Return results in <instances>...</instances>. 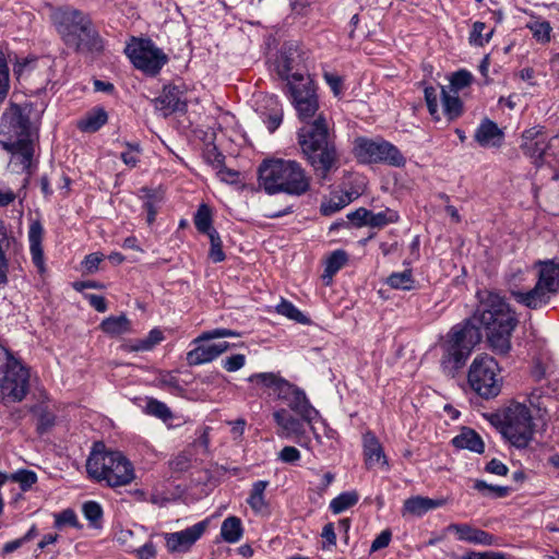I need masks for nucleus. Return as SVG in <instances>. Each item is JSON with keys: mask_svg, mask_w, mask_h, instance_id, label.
<instances>
[{"mask_svg": "<svg viewBox=\"0 0 559 559\" xmlns=\"http://www.w3.org/2000/svg\"><path fill=\"white\" fill-rule=\"evenodd\" d=\"M520 147L524 155L530 157L536 166H540L546 162L549 147L547 135L535 128L525 130L522 134Z\"/></svg>", "mask_w": 559, "mask_h": 559, "instance_id": "nucleus-16", "label": "nucleus"}, {"mask_svg": "<svg viewBox=\"0 0 559 559\" xmlns=\"http://www.w3.org/2000/svg\"><path fill=\"white\" fill-rule=\"evenodd\" d=\"M362 448L365 462L368 468H372L378 465H388L383 448L372 431L368 430L364 433Z\"/></svg>", "mask_w": 559, "mask_h": 559, "instance_id": "nucleus-18", "label": "nucleus"}, {"mask_svg": "<svg viewBox=\"0 0 559 559\" xmlns=\"http://www.w3.org/2000/svg\"><path fill=\"white\" fill-rule=\"evenodd\" d=\"M495 425L513 447L526 448L534 436V423L530 408L520 402H511L495 415Z\"/></svg>", "mask_w": 559, "mask_h": 559, "instance_id": "nucleus-8", "label": "nucleus"}, {"mask_svg": "<svg viewBox=\"0 0 559 559\" xmlns=\"http://www.w3.org/2000/svg\"><path fill=\"white\" fill-rule=\"evenodd\" d=\"M368 217L369 210L365 207H359L356 211L347 214L348 221H350L357 227L367 226Z\"/></svg>", "mask_w": 559, "mask_h": 559, "instance_id": "nucleus-57", "label": "nucleus"}, {"mask_svg": "<svg viewBox=\"0 0 559 559\" xmlns=\"http://www.w3.org/2000/svg\"><path fill=\"white\" fill-rule=\"evenodd\" d=\"M123 146L126 151L120 154V158L124 165L128 167L134 168L140 162L141 146L138 142H124Z\"/></svg>", "mask_w": 559, "mask_h": 559, "instance_id": "nucleus-44", "label": "nucleus"}, {"mask_svg": "<svg viewBox=\"0 0 559 559\" xmlns=\"http://www.w3.org/2000/svg\"><path fill=\"white\" fill-rule=\"evenodd\" d=\"M100 329L103 332L116 336L130 332L131 323L124 314H121L103 320Z\"/></svg>", "mask_w": 559, "mask_h": 559, "instance_id": "nucleus-31", "label": "nucleus"}, {"mask_svg": "<svg viewBox=\"0 0 559 559\" xmlns=\"http://www.w3.org/2000/svg\"><path fill=\"white\" fill-rule=\"evenodd\" d=\"M456 534L459 540L475 545L490 546L493 544V536L483 530L475 528L468 524L452 523L447 528Z\"/></svg>", "mask_w": 559, "mask_h": 559, "instance_id": "nucleus-19", "label": "nucleus"}, {"mask_svg": "<svg viewBox=\"0 0 559 559\" xmlns=\"http://www.w3.org/2000/svg\"><path fill=\"white\" fill-rule=\"evenodd\" d=\"M486 28V24L484 22H475L473 24L472 32L469 34V43L475 46H484L486 43L490 40V37L492 35V31L487 33L486 35H483V32Z\"/></svg>", "mask_w": 559, "mask_h": 559, "instance_id": "nucleus-49", "label": "nucleus"}, {"mask_svg": "<svg viewBox=\"0 0 559 559\" xmlns=\"http://www.w3.org/2000/svg\"><path fill=\"white\" fill-rule=\"evenodd\" d=\"M441 97L443 105V114L449 121L457 119L463 112V104L459 96L450 95L443 86H441Z\"/></svg>", "mask_w": 559, "mask_h": 559, "instance_id": "nucleus-32", "label": "nucleus"}, {"mask_svg": "<svg viewBox=\"0 0 559 559\" xmlns=\"http://www.w3.org/2000/svg\"><path fill=\"white\" fill-rule=\"evenodd\" d=\"M503 132L496 122L485 119L475 132V140L484 147H497L502 144Z\"/></svg>", "mask_w": 559, "mask_h": 559, "instance_id": "nucleus-22", "label": "nucleus"}, {"mask_svg": "<svg viewBox=\"0 0 559 559\" xmlns=\"http://www.w3.org/2000/svg\"><path fill=\"white\" fill-rule=\"evenodd\" d=\"M526 26L537 41L548 43L550 40V33L552 28L548 21L536 20L527 23Z\"/></svg>", "mask_w": 559, "mask_h": 559, "instance_id": "nucleus-42", "label": "nucleus"}, {"mask_svg": "<svg viewBox=\"0 0 559 559\" xmlns=\"http://www.w3.org/2000/svg\"><path fill=\"white\" fill-rule=\"evenodd\" d=\"M82 512L93 527H98L103 518V509L96 501H86L82 506Z\"/></svg>", "mask_w": 559, "mask_h": 559, "instance_id": "nucleus-45", "label": "nucleus"}, {"mask_svg": "<svg viewBox=\"0 0 559 559\" xmlns=\"http://www.w3.org/2000/svg\"><path fill=\"white\" fill-rule=\"evenodd\" d=\"M287 86L289 88L293 104L298 103V98L307 102L318 98L312 82L300 73L287 74Z\"/></svg>", "mask_w": 559, "mask_h": 559, "instance_id": "nucleus-21", "label": "nucleus"}, {"mask_svg": "<svg viewBox=\"0 0 559 559\" xmlns=\"http://www.w3.org/2000/svg\"><path fill=\"white\" fill-rule=\"evenodd\" d=\"M323 78L326 84L331 87L333 94L338 96L342 93V79L338 75L330 72H325Z\"/></svg>", "mask_w": 559, "mask_h": 559, "instance_id": "nucleus-60", "label": "nucleus"}, {"mask_svg": "<svg viewBox=\"0 0 559 559\" xmlns=\"http://www.w3.org/2000/svg\"><path fill=\"white\" fill-rule=\"evenodd\" d=\"M298 117L304 126L297 132V141L301 154L312 167L316 176L325 180L332 170L338 168L340 155L335 143V134L330 129L323 115H319L311 121L319 109L318 98L307 102L298 98L294 104Z\"/></svg>", "mask_w": 559, "mask_h": 559, "instance_id": "nucleus-2", "label": "nucleus"}, {"mask_svg": "<svg viewBox=\"0 0 559 559\" xmlns=\"http://www.w3.org/2000/svg\"><path fill=\"white\" fill-rule=\"evenodd\" d=\"M267 486V480H258L253 483L249 497L247 498V503L252 511L258 514L265 513L269 510V503L265 499V490Z\"/></svg>", "mask_w": 559, "mask_h": 559, "instance_id": "nucleus-26", "label": "nucleus"}, {"mask_svg": "<svg viewBox=\"0 0 559 559\" xmlns=\"http://www.w3.org/2000/svg\"><path fill=\"white\" fill-rule=\"evenodd\" d=\"M143 207L147 214L146 222L152 224L155 221L157 214V204L154 201L153 197H148L144 202Z\"/></svg>", "mask_w": 559, "mask_h": 559, "instance_id": "nucleus-63", "label": "nucleus"}, {"mask_svg": "<svg viewBox=\"0 0 559 559\" xmlns=\"http://www.w3.org/2000/svg\"><path fill=\"white\" fill-rule=\"evenodd\" d=\"M271 105L274 107L271 109V112L266 115L264 119V123L266 124L269 131L273 133L283 121V108L278 105L275 98H270Z\"/></svg>", "mask_w": 559, "mask_h": 559, "instance_id": "nucleus-48", "label": "nucleus"}, {"mask_svg": "<svg viewBox=\"0 0 559 559\" xmlns=\"http://www.w3.org/2000/svg\"><path fill=\"white\" fill-rule=\"evenodd\" d=\"M10 88V75L7 59L2 52H0V103H2Z\"/></svg>", "mask_w": 559, "mask_h": 559, "instance_id": "nucleus-50", "label": "nucleus"}, {"mask_svg": "<svg viewBox=\"0 0 559 559\" xmlns=\"http://www.w3.org/2000/svg\"><path fill=\"white\" fill-rule=\"evenodd\" d=\"M102 261L103 254L95 252L86 255L83 264L87 272L93 273L98 269Z\"/></svg>", "mask_w": 559, "mask_h": 559, "instance_id": "nucleus-61", "label": "nucleus"}, {"mask_svg": "<svg viewBox=\"0 0 559 559\" xmlns=\"http://www.w3.org/2000/svg\"><path fill=\"white\" fill-rule=\"evenodd\" d=\"M386 284L394 289L411 290L414 288L415 281L411 270L392 273L386 278Z\"/></svg>", "mask_w": 559, "mask_h": 559, "instance_id": "nucleus-39", "label": "nucleus"}, {"mask_svg": "<svg viewBox=\"0 0 559 559\" xmlns=\"http://www.w3.org/2000/svg\"><path fill=\"white\" fill-rule=\"evenodd\" d=\"M55 425V415L48 411H43L38 416L37 431L40 435L46 433Z\"/></svg>", "mask_w": 559, "mask_h": 559, "instance_id": "nucleus-55", "label": "nucleus"}, {"mask_svg": "<svg viewBox=\"0 0 559 559\" xmlns=\"http://www.w3.org/2000/svg\"><path fill=\"white\" fill-rule=\"evenodd\" d=\"M468 384L484 399L496 397L502 386V377L496 359L487 354L478 355L469 366Z\"/></svg>", "mask_w": 559, "mask_h": 559, "instance_id": "nucleus-9", "label": "nucleus"}, {"mask_svg": "<svg viewBox=\"0 0 559 559\" xmlns=\"http://www.w3.org/2000/svg\"><path fill=\"white\" fill-rule=\"evenodd\" d=\"M358 499L359 497L355 491L342 492L330 502V509L334 514H340L355 506Z\"/></svg>", "mask_w": 559, "mask_h": 559, "instance_id": "nucleus-37", "label": "nucleus"}, {"mask_svg": "<svg viewBox=\"0 0 559 559\" xmlns=\"http://www.w3.org/2000/svg\"><path fill=\"white\" fill-rule=\"evenodd\" d=\"M55 518V527L56 528H63L64 526H71V527H80V523L78 521V516L74 512V510L68 508L62 510L59 513L53 514Z\"/></svg>", "mask_w": 559, "mask_h": 559, "instance_id": "nucleus-47", "label": "nucleus"}, {"mask_svg": "<svg viewBox=\"0 0 559 559\" xmlns=\"http://www.w3.org/2000/svg\"><path fill=\"white\" fill-rule=\"evenodd\" d=\"M86 472L96 481H105L109 487L129 485L135 477L131 462L119 451L93 449L87 461Z\"/></svg>", "mask_w": 559, "mask_h": 559, "instance_id": "nucleus-6", "label": "nucleus"}, {"mask_svg": "<svg viewBox=\"0 0 559 559\" xmlns=\"http://www.w3.org/2000/svg\"><path fill=\"white\" fill-rule=\"evenodd\" d=\"M425 100L428 107L429 114L436 121L440 120L439 111H438V93L437 88L433 86L425 87Z\"/></svg>", "mask_w": 559, "mask_h": 559, "instance_id": "nucleus-51", "label": "nucleus"}, {"mask_svg": "<svg viewBox=\"0 0 559 559\" xmlns=\"http://www.w3.org/2000/svg\"><path fill=\"white\" fill-rule=\"evenodd\" d=\"M10 246V239L8 236L7 228L2 222H0V286L8 283L9 262L7 259L5 251Z\"/></svg>", "mask_w": 559, "mask_h": 559, "instance_id": "nucleus-33", "label": "nucleus"}, {"mask_svg": "<svg viewBox=\"0 0 559 559\" xmlns=\"http://www.w3.org/2000/svg\"><path fill=\"white\" fill-rule=\"evenodd\" d=\"M243 527L241 520L237 516L226 518L221 526L222 538L229 544H235L242 538Z\"/></svg>", "mask_w": 559, "mask_h": 559, "instance_id": "nucleus-29", "label": "nucleus"}, {"mask_svg": "<svg viewBox=\"0 0 559 559\" xmlns=\"http://www.w3.org/2000/svg\"><path fill=\"white\" fill-rule=\"evenodd\" d=\"M275 310L278 314L286 317L287 319L297 323L310 324L311 322V320L306 314H304L297 307L284 298H282L281 302L275 307Z\"/></svg>", "mask_w": 559, "mask_h": 559, "instance_id": "nucleus-35", "label": "nucleus"}, {"mask_svg": "<svg viewBox=\"0 0 559 559\" xmlns=\"http://www.w3.org/2000/svg\"><path fill=\"white\" fill-rule=\"evenodd\" d=\"M210 239L211 248L209 251V258L214 262L218 263L225 260L226 255L223 251V242L217 230H213L206 235Z\"/></svg>", "mask_w": 559, "mask_h": 559, "instance_id": "nucleus-46", "label": "nucleus"}, {"mask_svg": "<svg viewBox=\"0 0 559 559\" xmlns=\"http://www.w3.org/2000/svg\"><path fill=\"white\" fill-rule=\"evenodd\" d=\"M534 267L537 270L536 283L532 288H526L533 280L527 267L512 269L507 275V283L510 295L519 305L539 310L559 294V261L538 260Z\"/></svg>", "mask_w": 559, "mask_h": 559, "instance_id": "nucleus-3", "label": "nucleus"}, {"mask_svg": "<svg viewBox=\"0 0 559 559\" xmlns=\"http://www.w3.org/2000/svg\"><path fill=\"white\" fill-rule=\"evenodd\" d=\"M354 155L362 164H386L393 167H403L406 164L401 151L383 139L357 138L354 143Z\"/></svg>", "mask_w": 559, "mask_h": 559, "instance_id": "nucleus-11", "label": "nucleus"}, {"mask_svg": "<svg viewBox=\"0 0 559 559\" xmlns=\"http://www.w3.org/2000/svg\"><path fill=\"white\" fill-rule=\"evenodd\" d=\"M392 538L390 530L382 531L371 543L370 552L379 551L389 546Z\"/></svg>", "mask_w": 559, "mask_h": 559, "instance_id": "nucleus-56", "label": "nucleus"}, {"mask_svg": "<svg viewBox=\"0 0 559 559\" xmlns=\"http://www.w3.org/2000/svg\"><path fill=\"white\" fill-rule=\"evenodd\" d=\"M246 357L242 354H236L222 360V366L228 372H235L245 366Z\"/></svg>", "mask_w": 559, "mask_h": 559, "instance_id": "nucleus-54", "label": "nucleus"}, {"mask_svg": "<svg viewBox=\"0 0 559 559\" xmlns=\"http://www.w3.org/2000/svg\"><path fill=\"white\" fill-rule=\"evenodd\" d=\"M278 459L284 463H296L300 460V452L297 448L286 445L278 453Z\"/></svg>", "mask_w": 559, "mask_h": 559, "instance_id": "nucleus-58", "label": "nucleus"}, {"mask_svg": "<svg viewBox=\"0 0 559 559\" xmlns=\"http://www.w3.org/2000/svg\"><path fill=\"white\" fill-rule=\"evenodd\" d=\"M476 297L478 302L473 316L452 326L441 344L440 366L447 377L454 378L465 366L481 340L480 328L493 353L504 356L511 350V337L519 324L515 310L496 290H478Z\"/></svg>", "mask_w": 559, "mask_h": 559, "instance_id": "nucleus-1", "label": "nucleus"}, {"mask_svg": "<svg viewBox=\"0 0 559 559\" xmlns=\"http://www.w3.org/2000/svg\"><path fill=\"white\" fill-rule=\"evenodd\" d=\"M152 102L155 109L162 111L165 117L173 112H183L187 110L183 92L175 85L165 86L162 94Z\"/></svg>", "mask_w": 559, "mask_h": 559, "instance_id": "nucleus-17", "label": "nucleus"}, {"mask_svg": "<svg viewBox=\"0 0 559 559\" xmlns=\"http://www.w3.org/2000/svg\"><path fill=\"white\" fill-rule=\"evenodd\" d=\"M57 31L69 48L85 55H98L104 41L91 17L75 9L61 10L55 14Z\"/></svg>", "mask_w": 559, "mask_h": 559, "instance_id": "nucleus-5", "label": "nucleus"}, {"mask_svg": "<svg viewBox=\"0 0 559 559\" xmlns=\"http://www.w3.org/2000/svg\"><path fill=\"white\" fill-rule=\"evenodd\" d=\"M452 444L457 449H466L475 453H483L485 444L481 437L473 429L464 428L460 435L452 439Z\"/></svg>", "mask_w": 559, "mask_h": 559, "instance_id": "nucleus-25", "label": "nucleus"}, {"mask_svg": "<svg viewBox=\"0 0 559 559\" xmlns=\"http://www.w3.org/2000/svg\"><path fill=\"white\" fill-rule=\"evenodd\" d=\"M473 75L471 72L466 70H460L452 74L450 84L452 90H454V93L457 94V92L466 86H468L472 83Z\"/></svg>", "mask_w": 559, "mask_h": 559, "instance_id": "nucleus-52", "label": "nucleus"}, {"mask_svg": "<svg viewBox=\"0 0 559 559\" xmlns=\"http://www.w3.org/2000/svg\"><path fill=\"white\" fill-rule=\"evenodd\" d=\"M353 201L350 193H344L341 195L332 197L330 200L322 202L320 211L322 215L330 216L346 205H348Z\"/></svg>", "mask_w": 559, "mask_h": 559, "instance_id": "nucleus-38", "label": "nucleus"}, {"mask_svg": "<svg viewBox=\"0 0 559 559\" xmlns=\"http://www.w3.org/2000/svg\"><path fill=\"white\" fill-rule=\"evenodd\" d=\"M145 413L164 421L173 418L170 408L165 403L153 397L147 400Z\"/></svg>", "mask_w": 559, "mask_h": 559, "instance_id": "nucleus-41", "label": "nucleus"}, {"mask_svg": "<svg viewBox=\"0 0 559 559\" xmlns=\"http://www.w3.org/2000/svg\"><path fill=\"white\" fill-rule=\"evenodd\" d=\"M28 370L0 346V390L10 402H21L28 392Z\"/></svg>", "mask_w": 559, "mask_h": 559, "instance_id": "nucleus-10", "label": "nucleus"}, {"mask_svg": "<svg viewBox=\"0 0 559 559\" xmlns=\"http://www.w3.org/2000/svg\"><path fill=\"white\" fill-rule=\"evenodd\" d=\"M3 150L11 154L10 164L16 173L31 174L34 140H0Z\"/></svg>", "mask_w": 559, "mask_h": 559, "instance_id": "nucleus-15", "label": "nucleus"}, {"mask_svg": "<svg viewBox=\"0 0 559 559\" xmlns=\"http://www.w3.org/2000/svg\"><path fill=\"white\" fill-rule=\"evenodd\" d=\"M259 185L267 194L300 197L310 190L311 177L296 160L271 159L259 167Z\"/></svg>", "mask_w": 559, "mask_h": 559, "instance_id": "nucleus-4", "label": "nucleus"}, {"mask_svg": "<svg viewBox=\"0 0 559 559\" xmlns=\"http://www.w3.org/2000/svg\"><path fill=\"white\" fill-rule=\"evenodd\" d=\"M170 466L176 472H185L190 466V460L186 454H179L170 462Z\"/></svg>", "mask_w": 559, "mask_h": 559, "instance_id": "nucleus-62", "label": "nucleus"}, {"mask_svg": "<svg viewBox=\"0 0 559 559\" xmlns=\"http://www.w3.org/2000/svg\"><path fill=\"white\" fill-rule=\"evenodd\" d=\"M274 421L282 429V436L286 438H299L305 435L306 423L302 418L294 417L287 409L281 408L273 413Z\"/></svg>", "mask_w": 559, "mask_h": 559, "instance_id": "nucleus-20", "label": "nucleus"}, {"mask_svg": "<svg viewBox=\"0 0 559 559\" xmlns=\"http://www.w3.org/2000/svg\"><path fill=\"white\" fill-rule=\"evenodd\" d=\"M348 254L345 250L338 249L333 251L325 261L322 281L325 285H330L333 276L347 263Z\"/></svg>", "mask_w": 559, "mask_h": 559, "instance_id": "nucleus-28", "label": "nucleus"}, {"mask_svg": "<svg viewBox=\"0 0 559 559\" xmlns=\"http://www.w3.org/2000/svg\"><path fill=\"white\" fill-rule=\"evenodd\" d=\"M108 120V115L104 108H94L78 121V128L83 132H96Z\"/></svg>", "mask_w": 559, "mask_h": 559, "instance_id": "nucleus-27", "label": "nucleus"}, {"mask_svg": "<svg viewBox=\"0 0 559 559\" xmlns=\"http://www.w3.org/2000/svg\"><path fill=\"white\" fill-rule=\"evenodd\" d=\"M399 218L400 216L397 212L391 209H385L378 213L369 211L367 226H370L372 228H383L386 225L396 223Z\"/></svg>", "mask_w": 559, "mask_h": 559, "instance_id": "nucleus-36", "label": "nucleus"}, {"mask_svg": "<svg viewBox=\"0 0 559 559\" xmlns=\"http://www.w3.org/2000/svg\"><path fill=\"white\" fill-rule=\"evenodd\" d=\"M250 382H258L270 390V394L286 402L287 406L298 414L308 425L319 416V412L310 404L306 393L284 378L273 372L254 373Z\"/></svg>", "mask_w": 559, "mask_h": 559, "instance_id": "nucleus-7", "label": "nucleus"}, {"mask_svg": "<svg viewBox=\"0 0 559 559\" xmlns=\"http://www.w3.org/2000/svg\"><path fill=\"white\" fill-rule=\"evenodd\" d=\"M0 133L11 140H33L28 114L19 105H12L1 118Z\"/></svg>", "mask_w": 559, "mask_h": 559, "instance_id": "nucleus-13", "label": "nucleus"}, {"mask_svg": "<svg viewBox=\"0 0 559 559\" xmlns=\"http://www.w3.org/2000/svg\"><path fill=\"white\" fill-rule=\"evenodd\" d=\"M485 471L487 473H490V474H495V475H498V476H506L509 472V468L508 466L502 463L500 460L498 459H492L490 460L486 466H485Z\"/></svg>", "mask_w": 559, "mask_h": 559, "instance_id": "nucleus-59", "label": "nucleus"}, {"mask_svg": "<svg viewBox=\"0 0 559 559\" xmlns=\"http://www.w3.org/2000/svg\"><path fill=\"white\" fill-rule=\"evenodd\" d=\"M231 336H238V333L233 330L224 329V328L214 329L212 331L203 332L200 336H198L194 340V343L215 340V338H222V337H231Z\"/></svg>", "mask_w": 559, "mask_h": 559, "instance_id": "nucleus-53", "label": "nucleus"}, {"mask_svg": "<svg viewBox=\"0 0 559 559\" xmlns=\"http://www.w3.org/2000/svg\"><path fill=\"white\" fill-rule=\"evenodd\" d=\"M44 227L39 221H33L28 229L29 251L33 263L39 271H44V251L41 247Z\"/></svg>", "mask_w": 559, "mask_h": 559, "instance_id": "nucleus-23", "label": "nucleus"}, {"mask_svg": "<svg viewBox=\"0 0 559 559\" xmlns=\"http://www.w3.org/2000/svg\"><path fill=\"white\" fill-rule=\"evenodd\" d=\"M10 480L13 483H17L23 491H26L32 488V486L37 481V475L35 472L31 469H19L12 474H10Z\"/></svg>", "mask_w": 559, "mask_h": 559, "instance_id": "nucleus-43", "label": "nucleus"}, {"mask_svg": "<svg viewBox=\"0 0 559 559\" xmlns=\"http://www.w3.org/2000/svg\"><path fill=\"white\" fill-rule=\"evenodd\" d=\"M193 223L197 230L201 234L207 235L213 230H216L212 227V211L209 205L202 203L199 205L194 217Z\"/></svg>", "mask_w": 559, "mask_h": 559, "instance_id": "nucleus-34", "label": "nucleus"}, {"mask_svg": "<svg viewBox=\"0 0 559 559\" xmlns=\"http://www.w3.org/2000/svg\"><path fill=\"white\" fill-rule=\"evenodd\" d=\"M132 64L147 75L159 73L168 57L151 39L133 38L124 49Z\"/></svg>", "mask_w": 559, "mask_h": 559, "instance_id": "nucleus-12", "label": "nucleus"}, {"mask_svg": "<svg viewBox=\"0 0 559 559\" xmlns=\"http://www.w3.org/2000/svg\"><path fill=\"white\" fill-rule=\"evenodd\" d=\"M217 357V350L213 344L199 345L187 353V362L189 366H199L211 362Z\"/></svg>", "mask_w": 559, "mask_h": 559, "instance_id": "nucleus-30", "label": "nucleus"}, {"mask_svg": "<svg viewBox=\"0 0 559 559\" xmlns=\"http://www.w3.org/2000/svg\"><path fill=\"white\" fill-rule=\"evenodd\" d=\"M443 506V500H435L428 497L416 496L408 498L404 501V512L415 515L423 516L430 510L437 509Z\"/></svg>", "mask_w": 559, "mask_h": 559, "instance_id": "nucleus-24", "label": "nucleus"}, {"mask_svg": "<svg viewBox=\"0 0 559 559\" xmlns=\"http://www.w3.org/2000/svg\"><path fill=\"white\" fill-rule=\"evenodd\" d=\"M210 521L203 520L186 530L165 533L164 538L169 552H187L198 539L205 533Z\"/></svg>", "mask_w": 559, "mask_h": 559, "instance_id": "nucleus-14", "label": "nucleus"}, {"mask_svg": "<svg viewBox=\"0 0 559 559\" xmlns=\"http://www.w3.org/2000/svg\"><path fill=\"white\" fill-rule=\"evenodd\" d=\"M474 489L485 497L504 498L509 495L510 488L507 486L489 485L485 480L476 479Z\"/></svg>", "mask_w": 559, "mask_h": 559, "instance_id": "nucleus-40", "label": "nucleus"}, {"mask_svg": "<svg viewBox=\"0 0 559 559\" xmlns=\"http://www.w3.org/2000/svg\"><path fill=\"white\" fill-rule=\"evenodd\" d=\"M322 538L325 539L329 546H335L336 545V534H335V527L333 523H326L323 526Z\"/></svg>", "mask_w": 559, "mask_h": 559, "instance_id": "nucleus-64", "label": "nucleus"}]
</instances>
